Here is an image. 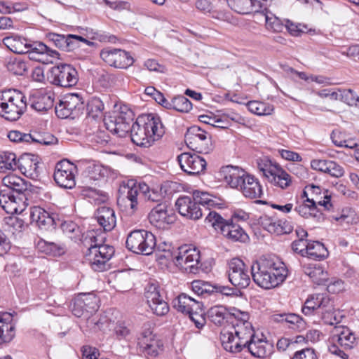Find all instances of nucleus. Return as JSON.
Wrapping results in <instances>:
<instances>
[{
    "label": "nucleus",
    "mask_w": 359,
    "mask_h": 359,
    "mask_svg": "<svg viewBox=\"0 0 359 359\" xmlns=\"http://www.w3.org/2000/svg\"><path fill=\"white\" fill-rule=\"evenodd\" d=\"M287 273L285 264L276 256H262L251 266L253 281L265 290L278 286L285 280Z\"/></svg>",
    "instance_id": "f257e3e1"
},
{
    "label": "nucleus",
    "mask_w": 359,
    "mask_h": 359,
    "mask_svg": "<svg viewBox=\"0 0 359 359\" xmlns=\"http://www.w3.org/2000/svg\"><path fill=\"white\" fill-rule=\"evenodd\" d=\"M6 189L0 191V206L8 214H20L26 208L27 198L23 191L27 189L22 178L15 175H8L2 179Z\"/></svg>",
    "instance_id": "f03ea898"
},
{
    "label": "nucleus",
    "mask_w": 359,
    "mask_h": 359,
    "mask_svg": "<svg viewBox=\"0 0 359 359\" xmlns=\"http://www.w3.org/2000/svg\"><path fill=\"white\" fill-rule=\"evenodd\" d=\"M129 132L134 144L149 147L163 135L165 129L158 116L149 114L139 116Z\"/></svg>",
    "instance_id": "7ed1b4c3"
},
{
    "label": "nucleus",
    "mask_w": 359,
    "mask_h": 359,
    "mask_svg": "<svg viewBox=\"0 0 359 359\" xmlns=\"http://www.w3.org/2000/svg\"><path fill=\"white\" fill-rule=\"evenodd\" d=\"M104 239V236L92 230L87 232L83 240V244L88 247L86 259L95 271L107 270L110 266L109 262L115 252L113 246L103 244Z\"/></svg>",
    "instance_id": "20e7f679"
},
{
    "label": "nucleus",
    "mask_w": 359,
    "mask_h": 359,
    "mask_svg": "<svg viewBox=\"0 0 359 359\" xmlns=\"http://www.w3.org/2000/svg\"><path fill=\"white\" fill-rule=\"evenodd\" d=\"M305 316L317 315L325 323L330 325L341 322V312L334 308L333 300L326 294L309 296L302 309Z\"/></svg>",
    "instance_id": "39448f33"
},
{
    "label": "nucleus",
    "mask_w": 359,
    "mask_h": 359,
    "mask_svg": "<svg viewBox=\"0 0 359 359\" xmlns=\"http://www.w3.org/2000/svg\"><path fill=\"white\" fill-rule=\"evenodd\" d=\"M26 109V97L21 91L8 89L0 93V115L5 119L17 121Z\"/></svg>",
    "instance_id": "423d86ee"
},
{
    "label": "nucleus",
    "mask_w": 359,
    "mask_h": 359,
    "mask_svg": "<svg viewBox=\"0 0 359 359\" xmlns=\"http://www.w3.org/2000/svg\"><path fill=\"white\" fill-rule=\"evenodd\" d=\"M257 166L272 185L282 189H286L292 186V177L276 162L264 157L258 160Z\"/></svg>",
    "instance_id": "0eeeda50"
},
{
    "label": "nucleus",
    "mask_w": 359,
    "mask_h": 359,
    "mask_svg": "<svg viewBox=\"0 0 359 359\" xmlns=\"http://www.w3.org/2000/svg\"><path fill=\"white\" fill-rule=\"evenodd\" d=\"M133 119V111L127 105H121L118 109L104 118V123L107 130L123 137L128 134Z\"/></svg>",
    "instance_id": "6e6552de"
},
{
    "label": "nucleus",
    "mask_w": 359,
    "mask_h": 359,
    "mask_svg": "<svg viewBox=\"0 0 359 359\" xmlns=\"http://www.w3.org/2000/svg\"><path fill=\"white\" fill-rule=\"evenodd\" d=\"M216 231H219L224 236L233 241L245 243L248 239V234L242 227L234 224L232 221L224 219L220 215L215 211H210L205 218Z\"/></svg>",
    "instance_id": "1a4fd4ad"
},
{
    "label": "nucleus",
    "mask_w": 359,
    "mask_h": 359,
    "mask_svg": "<svg viewBox=\"0 0 359 359\" xmlns=\"http://www.w3.org/2000/svg\"><path fill=\"white\" fill-rule=\"evenodd\" d=\"M126 246L134 253L149 255L156 247V238L150 231L144 229L134 230L128 235Z\"/></svg>",
    "instance_id": "9d476101"
},
{
    "label": "nucleus",
    "mask_w": 359,
    "mask_h": 359,
    "mask_svg": "<svg viewBox=\"0 0 359 359\" xmlns=\"http://www.w3.org/2000/svg\"><path fill=\"white\" fill-rule=\"evenodd\" d=\"M148 190L145 183L137 184L133 181L121 184L118 191L117 201L118 204H123L133 211L137 209L141 199V194Z\"/></svg>",
    "instance_id": "9b49d317"
},
{
    "label": "nucleus",
    "mask_w": 359,
    "mask_h": 359,
    "mask_svg": "<svg viewBox=\"0 0 359 359\" xmlns=\"http://www.w3.org/2000/svg\"><path fill=\"white\" fill-rule=\"evenodd\" d=\"M184 139L187 145L198 153L208 154L213 149L211 135L199 126L189 128Z\"/></svg>",
    "instance_id": "f8f14e48"
},
{
    "label": "nucleus",
    "mask_w": 359,
    "mask_h": 359,
    "mask_svg": "<svg viewBox=\"0 0 359 359\" xmlns=\"http://www.w3.org/2000/svg\"><path fill=\"white\" fill-rule=\"evenodd\" d=\"M175 264L183 271L196 274L198 272L200 263V252L191 245H184L178 248L177 254L175 257Z\"/></svg>",
    "instance_id": "ddd939ff"
},
{
    "label": "nucleus",
    "mask_w": 359,
    "mask_h": 359,
    "mask_svg": "<svg viewBox=\"0 0 359 359\" xmlns=\"http://www.w3.org/2000/svg\"><path fill=\"white\" fill-rule=\"evenodd\" d=\"M55 114L60 118H74L84 109L82 97L74 93L67 94L55 105Z\"/></svg>",
    "instance_id": "4468645a"
},
{
    "label": "nucleus",
    "mask_w": 359,
    "mask_h": 359,
    "mask_svg": "<svg viewBox=\"0 0 359 359\" xmlns=\"http://www.w3.org/2000/svg\"><path fill=\"white\" fill-rule=\"evenodd\" d=\"M48 78L54 85L69 88L77 83L78 73L72 65L62 64L51 68Z\"/></svg>",
    "instance_id": "2eb2a0df"
},
{
    "label": "nucleus",
    "mask_w": 359,
    "mask_h": 359,
    "mask_svg": "<svg viewBox=\"0 0 359 359\" xmlns=\"http://www.w3.org/2000/svg\"><path fill=\"white\" fill-rule=\"evenodd\" d=\"M228 276L230 283L238 288H246L250 283L248 268L238 258L232 259L229 263Z\"/></svg>",
    "instance_id": "dca6fc26"
},
{
    "label": "nucleus",
    "mask_w": 359,
    "mask_h": 359,
    "mask_svg": "<svg viewBox=\"0 0 359 359\" xmlns=\"http://www.w3.org/2000/svg\"><path fill=\"white\" fill-rule=\"evenodd\" d=\"M101 58L109 65L120 69H127L134 60L129 53L118 48H105L100 52Z\"/></svg>",
    "instance_id": "f3484780"
},
{
    "label": "nucleus",
    "mask_w": 359,
    "mask_h": 359,
    "mask_svg": "<svg viewBox=\"0 0 359 359\" xmlns=\"http://www.w3.org/2000/svg\"><path fill=\"white\" fill-rule=\"evenodd\" d=\"M75 167L69 161L58 162L55 168L53 175L56 184L62 188L72 189L76 185L74 170Z\"/></svg>",
    "instance_id": "a211bd4d"
},
{
    "label": "nucleus",
    "mask_w": 359,
    "mask_h": 359,
    "mask_svg": "<svg viewBox=\"0 0 359 359\" xmlns=\"http://www.w3.org/2000/svg\"><path fill=\"white\" fill-rule=\"evenodd\" d=\"M29 57L31 60L38 61L43 64H50L55 59H58L60 53L55 50H52L45 43L39 41L32 43L28 42L27 46Z\"/></svg>",
    "instance_id": "6ab92c4d"
},
{
    "label": "nucleus",
    "mask_w": 359,
    "mask_h": 359,
    "mask_svg": "<svg viewBox=\"0 0 359 359\" xmlns=\"http://www.w3.org/2000/svg\"><path fill=\"white\" fill-rule=\"evenodd\" d=\"M144 297L154 313L157 316H164L168 312L169 306L161 295L157 284L149 283L145 287Z\"/></svg>",
    "instance_id": "aec40b11"
},
{
    "label": "nucleus",
    "mask_w": 359,
    "mask_h": 359,
    "mask_svg": "<svg viewBox=\"0 0 359 359\" xmlns=\"http://www.w3.org/2000/svg\"><path fill=\"white\" fill-rule=\"evenodd\" d=\"M181 169L190 175H196L203 172L206 167L204 158L195 154L182 153L177 156Z\"/></svg>",
    "instance_id": "412c9836"
},
{
    "label": "nucleus",
    "mask_w": 359,
    "mask_h": 359,
    "mask_svg": "<svg viewBox=\"0 0 359 359\" xmlns=\"http://www.w3.org/2000/svg\"><path fill=\"white\" fill-rule=\"evenodd\" d=\"M46 39L52 42L55 47L66 51L73 50L76 47V42L78 41L83 42L90 46L95 45L94 42L75 34H67L65 36L50 32L46 34Z\"/></svg>",
    "instance_id": "4be33fe9"
},
{
    "label": "nucleus",
    "mask_w": 359,
    "mask_h": 359,
    "mask_svg": "<svg viewBox=\"0 0 359 359\" xmlns=\"http://www.w3.org/2000/svg\"><path fill=\"white\" fill-rule=\"evenodd\" d=\"M150 223L158 229H165L175 221V215L168 209L165 203H159L154 207L148 216Z\"/></svg>",
    "instance_id": "5701e85b"
},
{
    "label": "nucleus",
    "mask_w": 359,
    "mask_h": 359,
    "mask_svg": "<svg viewBox=\"0 0 359 359\" xmlns=\"http://www.w3.org/2000/svg\"><path fill=\"white\" fill-rule=\"evenodd\" d=\"M175 205L179 213L191 219H198L202 215V210L191 197L182 196L176 201Z\"/></svg>",
    "instance_id": "b1692460"
},
{
    "label": "nucleus",
    "mask_w": 359,
    "mask_h": 359,
    "mask_svg": "<svg viewBox=\"0 0 359 359\" xmlns=\"http://www.w3.org/2000/svg\"><path fill=\"white\" fill-rule=\"evenodd\" d=\"M77 305L84 304L88 327L99 326L100 321L91 317L99 309V299L93 294H81L77 297Z\"/></svg>",
    "instance_id": "393cba45"
},
{
    "label": "nucleus",
    "mask_w": 359,
    "mask_h": 359,
    "mask_svg": "<svg viewBox=\"0 0 359 359\" xmlns=\"http://www.w3.org/2000/svg\"><path fill=\"white\" fill-rule=\"evenodd\" d=\"M245 198H258L263 194L262 187L259 180L254 176L246 174L238 189Z\"/></svg>",
    "instance_id": "a878e982"
},
{
    "label": "nucleus",
    "mask_w": 359,
    "mask_h": 359,
    "mask_svg": "<svg viewBox=\"0 0 359 359\" xmlns=\"http://www.w3.org/2000/svg\"><path fill=\"white\" fill-rule=\"evenodd\" d=\"M219 175L231 188L238 189L246 173L238 167L229 165L222 168Z\"/></svg>",
    "instance_id": "bb28decb"
},
{
    "label": "nucleus",
    "mask_w": 359,
    "mask_h": 359,
    "mask_svg": "<svg viewBox=\"0 0 359 359\" xmlns=\"http://www.w3.org/2000/svg\"><path fill=\"white\" fill-rule=\"evenodd\" d=\"M243 316V321L232 323V330L231 332H233L237 337L248 344L254 337V330L251 323L248 321L249 315L244 314Z\"/></svg>",
    "instance_id": "cd10ccee"
},
{
    "label": "nucleus",
    "mask_w": 359,
    "mask_h": 359,
    "mask_svg": "<svg viewBox=\"0 0 359 359\" xmlns=\"http://www.w3.org/2000/svg\"><path fill=\"white\" fill-rule=\"evenodd\" d=\"M55 93L52 91H41L32 97L31 107L37 111H47L53 107Z\"/></svg>",
    "instance_id": "c85d7f7f"
},
{
    "label": "nucleus",
    "mask_w": 359,
    "mask_h": 359,
    "mask_svg": "<svg viewBox=\"0 0 359 359\" xmlns=\"http://www.w3.org/2000/svg\"><path fill=\"white\" fill-rule=\"evenodd\" d=\"M95 217L97 222L104 231H110L116 226L115 212L109 207L102 206L99 208L95 212Z\"/></svg>",
    "instance_id": "c756f323"
},
{
    "label": "nucleus",
    "mask_w": 359,
    "mask_h": 359,
    "mask_svg": "<svg viewBox=\"0 0 359 359\" xmlns=\"http://www.w3.org/2000/svg\"><path fill=\"white\" fill-rule=\"evenodd\" d=\"M32 223H35L39 228L48 229L54 224V219L44 209L34 206L29 210Z\"/></svg>",
    "instance_id": "7c9ffc66"
},
{
    "label": "nucleus",
    "mask_w": 359,
    "mask_h": 359,
    "mask_svg": "<svg viewBox=\"0 0 359 359\" xmlns=\"http://www.w3.org/2000/svg\"><path fill=\"white\" fill-rule=\"evenodd\" d=\"M173 307L179 312L188 314L201 309V304L194 298L182 293L172 301Z\"/></svg>",
    "instance_id": "2f4dec72"
},
{
    "label": "nucleus",
    "mask_w": 359,
    "mask_h": 359,
    "mask_svg": "<svg viewBox=\"0 0 359 359\" xmlns=\"http://www.w3.org/2000/svg\"><path fill=\"white\" fill-rule=\"evenodd\" d=\"M109 172V169L102 165H90L83 173V182L89 184L91 182L104 180L108 177Z\"/></svg>",
    "instance_id": "473e14b6"
},
{
    "label": "nucleus",
    "mask_w": 359,
    "mask_h": 359,
    "mask_svg": "<svg viewBox=\"0 0 359 359\" xmlns=\"http://www.w3.org/2000/svg\"><path fill=\"white\" fill-rule=\"evenodd\" d=\"M15 337V325L12 323V316L3 313L0 317V345L10 342Z\"/></svg>",
    "instance_id": "72a5a7b5"
},
{
    "label": "nucleus",
    "mask_w": 359,
    "mask_h": 359,
    "mask_svg": "<svg viewBox=\"0 0 359 359\" xmlns=\"http://www.w3.org/2000/svg\"><path fill=\"white\" fill-rule=\"evenodd\" d=\"M262 224L266 231L278 235L290 233L293 229L291 223L284 219L273 221L271 218H266Z\"/></svg>",
    "instance_id": "f704fd0d"
},
{
    "label": "nucleus",
    "mask_w": 359,
    "mask_h": 359,
    "mask_svg": "<svg viewBox=\"0 0 359 359\" xmlns=\"http://www.w3.org/2000/svg\"><path fill=\"white\" fill-rule=\"evenodd\" d=\"M4 44L12 52L17 54H25L27 50L28 40L21 36L13 34L3 39Z\"/></svg>",
    "instance_id": "c9c22d12"
},
{
    "label": "nucleus",
    "mask_w": 359,
    "mask_h": 359,
    "mask_svg": "<svg viewBox=\"0 0 359 359\" xmlns=\"http://www.w3.org/2000/svg\"><path fill=\"white\" fill-rule=\"evenodd\" d=\"M229 7L240 14H248L257 12V8L261 7L260 2L257 0H227Z\"/></svg>",
    "instance_id": "e433bc0d"
},
{
    "label": "nucleus",
    "mask_w": 359,
    "mask_h": 359,
    "mask_svg": "<svg viewBox=\"0 0 359 359\" xmlns=\"http://www.w3.org/2000/svg\"><path fill=\"white\" fill-rule=\"evenodd\" d=\"M18 167L22 173L27 176H37L39 165L34 156L25 154L18 159Z\"/></svg>",
    "instance_id": "4c0bfd02"
},
{
    "label": "nucleus",
    "mask_w": 359,
    "mask_h": 359,
    "mask_svg": "<svg viewBox=\"0 0 359 359\" xmlns=\"http://www.w3.org/2000/svg\"><path fill=\"white\" fill-rule=\"evenodd\" d=\"M222 346L224 348L231 353H239L246 348L247 344L237 337L233 332L229 331L223 335Z\"/></svg>",
    "instance_id": "58836bf2"
},
{
    "label": "nucleus",
    "mask_w": 359,
    "mask_h": 359,
    "mask_svg": "<svg viewBox=\"0 0 359 359\" xmlns=\"http://www.w3.org/2000/svg\"><path fill=\"white\" fill-rule=\"evenodd\" d=\"M207 317L215 325L221 326L229 320L231 313L223 306H215L209 309Z\"/></svg>",
    "instance_id": "ea45409f"
},
{
    "label": "nucleus",
    "mask_w": 359,
    "mask_h": 359,
    "mask_svg": "<svg viewBox=\"0 0 359 359\" xmlns=\"http://www.w3.org/2000/svg\"><path fill=\"white\" fill-rule=\"evenodd\" d=\"M306 255L313 259H323L328 256L325 245L319 241H310L307 245Z\"/></svg>",
    "instance_id": "a19ab883"
},
{
    "label": "nucleus",
    "mask_w": 359,
    "mask_h": 359,
    "mask_svg": "<svg viewBox=\"0 0 359 359\" xmlns=\"http://www.w3.org/2000/svg\"><path fill=\"white\" fill-rule=\"evenodd\" d=\"M316 203L313 199L306 198L302 203L297 205L294 210L302 217H315L318 212Z\"/></svg>",
    "instance_id": "79ce46f5"
},
{
    "label": "nucleus",
    "mask_w": 359,
    "mask_h": 359,
    "mask_svg": "<svg viewBox=\"0 0 359 359\" xmlns=\"http://www.w3.org/2000/svg\"><path fill=\"white\" fill-rule=\"evenodd\" d=\"M280 322H285L288 324L289 327L293 330L298 331L303 330L306 328V322L299 315L294 313L281 314L276 318Z\"/></svg>",
    "instance_id": "37998d69"
},
{
    "label": "nucleus",
    "mask_w": 359,
    "mask_h": 359,
    "mask_svg": "<svg viewBox=\"0 0 359 359\" xmlns=\"http://www.w3.org/2000/svg\"><path fill=\"white\" fill-rule=\"evenodd\" d=\"M16 155L13 152L2 151L0 153V172H6L15 170L18 167Z\"/></svg>",
    "instance_id": "c03bdc74"
},
{
    "label": "nucleus",
    "mask_w": 359,
    "mask_h": 359,
    "mask_svg": "<svg viewBox=\"0 0 359 359\" xmlns=\"http://www.w3.org/2000/svg\"><path fill=\"white\" fill-rule=\"evenodd\" d=\"M191 290L198 296L207 297L215 292V286L209 282L195 280L191 283Z\"/></svg>",
    "instance_id": "a18cd8bd"
},
{
    "label": "nucleus",
    "mask_w": 359,
    "mask_h": 359,
    "mask_svg": "<svg viewBox=\"0 0 359 359\" xmlns=\"http://www.w3.org/2000/svg\"><path fill=\"white\" fill-rule=\"evenodd\" d=\"M338 343L346 349L352 348L357 344V338L349 328L344 327L337 336Z\"/></svg>",
    "instance_id": "49530a36"
},
{
    "label": "nucleus",
    "mask_w": 359,
    "mask_h": 359,
    "mask_svg": "<svg viewBox=\"0 0 359 359\" xmlns=\"http://www.w3.org/2000/svg\"><path fill=\"white\" fill-rule=\"evenodd\" d=\"M247 106L250 112L259 116L270 115L274 110L273 105L259 101H250Z\"/></svg>",
    "instance_id": "de8ad7c7"
},
{
    "label": "nucleus",
    "mask_w": 359,
    "mask_h": 359,
    "mask_svg": "<svg viewBox=\"0 0 359 359\" xmlns=\"http://www.w3.org/2000/svg\"><path fill=\"white\" fill-rule=\"evenodd\" d=\"M103 109L104 104L102 101L98 97H93L87 104V116L93 119L101 118Z\"/></svg>",
    "instance_id": "09e8293b"
},
{
    "label": "nucleus",
    "mask_w": 359,
    "mask_h": 359,
    "mask_svg": "<svg viewBox=\"0 0 359 359\" xmlns=\"http://www.w3.org/2000/svg\"><path fill=\"white\" fill-rule=\"evenodd\" d=\"M245 348L256 358H263L267 355L266 342L262 340L255 341L253 339H252L250 340V342L248 343Z\"/></svg>",
    "instance_id": "8fccbe9b"
},
{
    "label": "nucleus",
    "mask_w": 359,
    "mask_h": 359,
    "mask_svg": "<svg viewBox=\"0 0 359 359\" xmlns=\"http://www.w3.org/2000/svg\"><path fill=\"white\" fill-rule=\"evenodd\" d=\"M264 15L266 21V27L268 29L275 32H280L285 28V25L282 21L271 12H268L265 10Z\"/></svg>",
    "instance_id": "3c124183"
},
{
    "label": "nucleus",
    "mask_w": 359,
    "mask_h": 359,
    "mask_svg": "<svg viewBox=\"0 0 359 359\" xmlns=\"http://www.w3.org/2000/svg\"><path fill=\"white\" fill-rule=\"evenodd\" d=\"M193 199L196 201L197 205L215 206L217 205L215 197L208 192L195 190L193 191Z\"/></svg>",
    "instance_id": "603ef678"
},
{
    "label": "nucleus",
    "mask_w": 359,
    "mask_h": 359,
    "mask_svg": "<svg viewBox=\"0 0 359 359\" xmlns=\"http://www.w3.org/2000/svg\"><path fill=\"white\" fill-rule=\"evenodd\" d=\"M6 67L9 72L15 75H23L27 69L26 62L20 58L11 59Z\"/></svg>",
    "instance_id": "864d4df0"
},
{
    "label": "nucleus",
    "mask_w": 359,
    "mask_h": 359,
    "mask_svg": "<svg viewBox=\"0 0 359 359\" xmlns=\"http://www.w3.org/2000/svg\"><path fill=\"white\" fill-rule=\"evenodd\" d=\"M172 109L180 112L187 113L192 109V104L186 97L178 95L172 98Z\"/></svg>",
    "instance_id": "5fc2aeb1"
},
{
    "label": "nucleus",
    "mask_w": 359,
    "mask_h": 359,
    "mask_svg": "<svg viewBox=\"0 0 359 359\" xmlns=\"http://www.w3.org/2000/svg\"><path fill=\"white\" fill-rule=\"evenodd\" d=\"M341 135V132L338 130H333L331 134V139L332 142L337 147H346L353 149L358 146V142L353 139H348L344 140H338L337 137H339Z\"/></svg>",
    "instance_id": "6e6d98bb"
},
{
    "label": "nucleus",
    "mask_w": 359,
    "mask_h": 359,
    "mask_svg": "<svg viewBox=\"0 0 359 359\" xmlns=\"http://www.w3.org/2000/svg\"><path fill=\"white\" fill-rule=\"evenodd\" d=\"M7 136L11 142L16 143H31L32 138V134L21 133L19 130H11Z\"/></svg>",
    "instance_id": "4d7b16f0"
},
{
    "label": "nucleus",
    "mask_w": 359,
    "mask_h": 359,
    "mask_svg": "<svg viewBox=\"0 0 359 359\" xmlns=\"http://www.w3.org/2000/svg\"><path fill=\"white\" fill-rule=\"evenodd\" d=\"M31 142L39 143L43 145L54 144L57 142V138L50 134H34Z\"/></svg>",
    "instance_id": "13d9d810"
},
{
    "label": "nucleus",
    "mask_w": 359,
    "mask_h": 359,
    "mask_svg": "<svg viewBox=\"0 0 359 359\" xmlns=\"http://www.w3.org/2000/svg\"><path fill=\"white\" fill-rule=\"evenodd\" d=\"M205 313L202 309L194 310L188 313L191 320L194 323L196 327L198 329L202 328L205 324Z\"/></svg>",
    "instance_id": "bf43d9fd"
},
{
    "label": "nucleus",
    "mask_w": 359,
    "mask_h": 359,
    "mask_svg": "<svg viewBox=\"0 0 359 359\" xmlns=\"http://www.w3.org/2000/svg\"><path fill=\"white\" fill-rule=\"evenodd\" d=\"M312 281L318 285H325L328 281V273L322 266L318 265L314 274L311 278Z\"/></svg>",
    "instance_id": "052dcab7"
},
{
    "label": "nucleus",
    "mask_w": 359,
    "mask_h": 359,
    "mask_svg": "<svg viewBox=\"0 0 359 359\" xmlns=\"http://www.w3.org/2000/svg\"><path fill=\"white\" fill-rule=\"evenodd\" d=\"M160 341L158 339L155 334H154L150 331H145L143 332L141 336L138 339V346L139 348H145L149 344H152L153 342H158Z\"/></svg>",
    "instance_id": "680f3d73"
},
{
    "label": "nucleus",
    "mask_w": 359,
    "mask_h": 359,
    "mask_svg": "<svg viewBox=\"0 0 359 359\" xmlns=\"http://www.w3.org/2000/svg\"><path fill=\"white\" fill-rule=\"evenodd\" d=\"M341 100L348 105H354L359 102V97L351 89H343L341 91Z\"/></svg>",
    "instance_id": "e2e57ef3"
},
{
    "label": "nucleus",
    "mask_w": 359,
    "mask_h": 359,
    "mask_svg": "<svg viewBox=\"0 0 359 359\" xmlns=\"http://www.w3.org/2000/svg\"><path fill=\"white\" fill-rule=\"evenodd\" d=\"M163 344L161 341L153 342L145 348H140V351L145 355L156 357L158 355Z\"/></svg>",
    "instance_id": "0e129e2a"
},
{
    "label": "nucleus",
    "mask_w": 359,
    "mask_h": 359,
    "mask_svg": "<svg viewBox=\"0 0 359 359\" xmlns=\"http://www.w3.org/2000/svg\"><path fill=\"white\" fill-rule=\"evenodd\" d=\"M199 120L202 123L222 129H226L230 126V124L228 123L225 125H217L216 123H224V121L222 118H217L215 117H211L207 115L200 116Z\"/></svg>",
    "instance_id": "69168bd1"
},
{
    "label": "nucleus",
    "mask_w": 359,
    "mask_h": 359,
    "mask_svg": "<svg viewBox=\"0 0 359 359\" xmlns=\"http://www.w3.org/2000/svg\"><path fill=\"white\" fill-rule=\"evenodd\" d=\"M291 359H318L315 350L311 348L296 351Z\"/></svg>",
    "instance_id": "338daca9"
},
{
    "label": "nucleus",
    "mask_w": 359,
    "mask_h": 359,
    "mask_svg": "<svg viewBox=\"0 0 359 359\" xmlns=\"http://www.w3.org/2000/svg\"><path fill=\"white\" fill-rule=\"evenodd\" d=\"M82 359H98L99 351L92 346H83L81 348Z\"/></svg>",
    "instance_id": "774afa93"
}]
</instances>
